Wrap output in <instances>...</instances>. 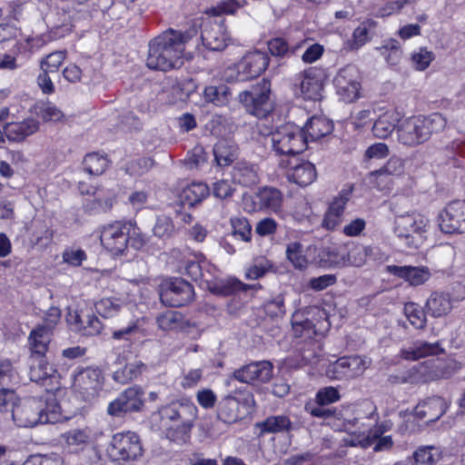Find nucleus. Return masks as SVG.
<instances>
[{
    "label": "nucleus",
    "mask_w": 465,
    "mask_h": 465,
    "mask_svg": "<svg viewBox=\"0 0 465 465\" xmlns=\"http://www.w3.org/2000/svg\"><path fill=\"white\" fill-rule=\"evenodd\" d=\"M191 32L168 29L148 43L146 66L152 70L167 72L183 64L186 44L192 39Z\"/></svg>",
    "instance_id": "1"
},
{
    "label": "nucleus",
    "mask_w": 465,
    "mask_h": 465,
    "mask_svg": "<svg viewBox=\"0 0 465 465\" xmlns=\"http://www.w3.org/2000/svg\"><path fill=\"white\" fill-rule=\"evenodd\" d=\"M197 413V407L191 400L181 398L160 407L153 417L159 418L160 429L165 431L166 437L175 440L191 432Z\"/></svg>",
    "instance_id": "2"
},
{
    "label": "nucleus",
    "mask_w": 465,
    "mask_h": 465,
    "mask_svg": "<svg viewBox=\"0 0 465 465\" xmlns=\"http://www.w3.org/2000/svg\"><path fill=\"white\" fill-rule=\"evenodd\" d=\"M398 136L404 143L414 145L426 141L432 132L444 128L446 118H438V123L432 118H397Z\"/></svg>",
    "instance_id": "3"
},
{
    "label": "nucleus",
    "mask_w": 465,
    "mask_h": 465,
    "mask_svg": "<svg viewBox=\"0 0 465 465\" xmlns=\"http://www.w3.org/2000/svg\"><path fill=\"white\" fill-rule=\"evenodd\" d=\"M262 134L267 133L261 131ZM273 151L279 155H296L302 153L307 144V137L300 126L288 123L276 129L268 131Z\"/></svg>",
    "instance_id": "4"
},
{
    "label": "nucleus",
    "mask_w": 465,
    "mask_h": 465,
    "mask_svg": "<svg viewBox=\"0 0 465 465\" xmlns=\"http://www.w3.org/2000/svg\"><path fill=\"white\" fill-rule=\"evenodd\" d=\"M270 58L265 52L252 51L236 64L228 66L223 76L228 82H244L260 76L268 67Z\"/></svg>",
    "instance_id": "5"
},
{
    "label": "nucleus",
    "mask_w": 465,
    "mask_h": 465,
    "mask_svg": "<svg viewBox=\"0 0 465 465\" xmlns=\"http://www.w3.org/2000/svg\"><path fill=\"white\" fill-rule=\"evenodd\" d=\"M104 376L98 367H78L74 374L73 390L84 401H92L103 390Z\"/></svg>",
    "instance_id": "6"
},
{
    "label": "nucleus",
    "mask_w": 465,
    "mask_h": 465,
    "mask_svg": "<svg viewBox=\"0 0 465 465\" xmlns=\"http://www.w3.org/2000/svg\"><path fill=\"white\" fill-rule=\"evenodd\" d=\"M160 300L169 307H181L193 301V285L183 278H170L163 281L159 290Z\"/></svg>",
    "instance_id": "7"
},
{
    "label": "nucleus",
    "mask_w": 465,
    "mask_h": 465,
    "mask_svg": "<svg viewBox=\"0 0 465 465\" xmlns=\"http://www.w3.org/2000/svg\"><path fill=\"white\" fill-rule=\"evenodd\" d=\"M428 221L420 215L407 214L395 221L394 232L409 247L417 248L422 241V233L426 231Z\"/></svg>",
    "instance_id": "8"
},
{
    "label": "nucleus",
    "mask_w": 465,
    "mask_h": 465,
    "mask_svg": "<svg viewBox=\"0 0 465 465\" xmlns=\"http://www.w3.org/2000/svg\"><path fill=\"white\" fill-rule=\"evenodd\" d=\"M337 94L348 103L355 101L360 94V73L353 64L341 68L333 79Z\"/></svg>",
    "instance_id": "9"
},
{
    "label": "nucleus",
    "mask_w": 465,
    "mask_h": 465,
    "mask_svg": "<svg viewBox=\"0 0 465 465\" xmlns=\"http://www.w3.org/2000/svg\"><path fill=\"white\" fill-rule=\"evenodd\" d=\"M270 95V84L262 81L252 90H245L239 94V102L246 109V113L256 116H268L269 109L265 108Z\"/></svg>",
    "instance_id": "10"
},
{
    "label": "nucleus",
    "mask_w": 465,
    "mask_h": 465,
    "mask_svg": "<svg viewBox=\"0 0 465 465\" xmlns=\"http://www.w3.org/2000/svg\"><path fill=\"white\" fill-rule=\"evenodd\" d=\"M273 375V365L269 361H253L236 369L232 378L247 384L266 383Z\"/></svg>",
    "instance_id": "11"
},
{
    "label": "nucleus",
    "mask_w": 465,
    "mask_h": 465,
    "mask_svg": "<svg viewBox=\"0 0 465 465\" xmlns=\"http://www.w3.org/2000/svg\"><path fill=\"white\" fill-rule=\"evenodd\" d=\"M144 244L139 229L132 221L125 222L118 228V257L128 256L127 261H134L136 252Z\"/></svg>",
    "instance_id": "12"
},
{
    "label": "nucleus",
    "mask_w": 465,
    "mask_h": 465,
    "mask_svg": "<svg viewBox=\"0 0 465 465\" xmlns=\"http://www.w3.org/2000/svg\"><path fill=\"white\" fill-rule=\"evenodd\" d=\"M439 225L445 233L465 232V201H453L439 214Z\"/></svg>",
    "instance_id": "13"
},
{
    "label": "nucleus",
    "mask_w": 465,
    "mask_h": 465,
    "mask_svg": "<svg viewBox=\"0 0 465 465\" xmlns=\"http://www.w3.org/2000/svg\"><path fill=\"white\" fill-rule=\"evenodd\" d=\"M367 367L366 360L358 355L341 357L329 366L327 374L331 379H351L362 374Z\"/></svg>",
    "instance_id": "14"
},
{
    "label": "nucleus",
    "mask_w": 465,
    "mask_h": 465,
    "mask_svg": "<svg viewBox=\"0 0 465 465\" xmlns=\"http://www.w3.org/2000/svg\"><path fill=\"white\" fill-rule=\"evenodd\" d=\"M41 401L36 398L25 400L18 403L15 412L12 414L11 420L18 427H34L42 423Z\"/></svg>",
    "instance_id": "15"
},
{
    "label": "nucleus",
    "mask_w": 465,
    "mask_h": 465,
    "mask_svg": "<svg viewBox=\"0 0 465 465\" xmlns=\"http://www.w3.org/2000/svg\"><path fill=\"white\" fill-rule=\"evenodd\" d=\"M67 321L72 330L82 336H95L104 329V324L92 312H75Z\"/></svg>",
    "instance_id": "16"
},
{
    "label": "nucleus",
    "mask_w": 465,
    "mask_h": 465,
    "mask_svg": "<svg viewBox=\"0 0 465 465\" xmlns=\"http://www.w3.org/2000/svg\"><path fill=\"white\" fill-rule=\"evenodd\" d=\"M60 391V384L46 388L45 394L36 400L41 401L42 423H56L62 420V409L57 399V392Z\"/></svg>",
    "instance_id": "17"
},
{
    "label": "nucleus",
    "mask_w": 465,
    "mask_h": 465,
    "mask_svg": "<svg viewBox=\"0 0 465 465\" xmlns=\"http://www.w3.org/2000/svg\"><path fill=\"white\" fill-rule=\"evenodd\" d=\"M352 191L353 185H350L348 188H343L333 199L322 221V225L325 228L333 230L341 223V218L344 213L347 203L351 199Z\"/></svg>",
    "instance_id": "18"
},
{
    "label": "nucleus",
    "mask_w": 465,
    "mask_h": 465,
    "mask_svg": "<svg viewBox=\"0 0 465 465\" xmlns=\"http://www.w3.org/2000/svg\"><path fill=\"white\" fill-rule=\"evenodd\" d=\"M448 403L440 396H432L419 402L414 409V415L428 423L438 420L447 411Z\"/></svg>",
    "instance_id": "19"
},
{
    "label": "nucleus",
    "mask_w": 465,
    "mask_h": 465,
    "mask_svg": "<svg viewBox=\"0 0 465 465\" xmlns=\"http://www.w3.org/2000/svg\"><path fill=\"white\" fill-rule=\"evenodd\" d=\"M201 39L203 45L207 49L216 52L223 50L228 42V36L223 25L216 22L204 24L201 33Z\"/></svg>",
    "instance_id": "20"
},
{
    "label": "nucleus",
    "mask_w": 465,
    "mask_h": 465,
    "mask_svg": "<svg viewBox=\"0 0 465 465\" xmlns=\"http://www.w3.org/2000/svg\"><path fill=\"white\" fill-rule=\"evenodd\" d=\"M301 92L305 99L316 101L323 88L322 75L319 69L309 68L298 76Z\"/></svg>",
    "instance_id": "21"
},
{
    "label": "nucleus",
    "mask_w": 465,
    "mask_h": 465,
    "mask_svg": "<svg viewBox=\"0 0 465 465\" xmlns=\"http://www.w3.org/2000/svg\"><path fill=\"white\" fill-rule=\"evenodd\" d=\"M30 361L29 377L32 381L45 386L60 384L55 375L57 371L47 361V359Z\"/></svg>",
    "instance_id": "22"
},
{
    "label": "nucleus",
    "mask_w": 465,
    "mask_h": 465,
    "mask_svg": "<svg viewBox=\"0 0 465 465\" xmlns=\"http://www.w3.org/2000/svg\"><path fill=\"white\" fill-rule=\"evenodd\" d=\"M50 341V333L45 326L33 329L28 337L30 360L46 359Z\"/></svg>",
    "instance_id": "23"
},
{
    "label": "nucleus",
    "mask_w": 465,
    "mask_h": 465,
    "mask_svg": "<svg viewBox=\"0 0 465 465\" xmlns=\"http://www.w3.org/2000/svg\"><path fill=\"white\" fill-rule=\"evenodd\" d=\"M5 134L9 141L21 142L39 129L36 118H23L19 122L5 123Z\"/></svg>",
    "instance_id": "24"
},
{
    "label": "nucleus",
    "mask_w": 465,
    "mask_h": 465,
    "mask_svg": "<svg viewBox=\"0 0 465 465\" xmlns=\"http://www.w3.org/2000/svg\"><path fill=\"white\" fill-rule=\"evenodd\" d=\"M118 460H136L143 453L139 436L135 432L126 431L118 433Z\"/></svg>",
    "instance_id": "25"
},
{
    "label": "nucleus",
    "mask_w": 465,
    "mask_h": 465,
    "mask_svg": "<svg viewBox=\"0 0 465 465\" xmlns=\"http://www.w3.org/2000/svg\"><path fill=\"white\" fill-rule=\"evenodd\" d=\"M387 270L390 273L406 280L413 286L423 284L430 277L427 267L390 265Z\"/></svg>",
    "instance_id": "26"
},
{
    "label": "nucleus",
    "mask_w": 465,
    "mask_h": 465,
    "mask_svg": "<svg viewBox=\"0 0 465 465\" xmlns=\"http://www.w3.org/2000/svg\"><path fill=\"white\" fill-rule=\"evenodd\" d=\"M316 177L315 165L308 161H302L301 163L294 165L287 173L288 180L301 187L312 184Z\"/></svg>",
    "instance_id": "27"
},
{
    "label": "nucleus",
    "mask_w": 465,
    "mask_h": 465,
    "mask_svg": "<svg viewBox=\"0 0 465 465\" xmlns=\"http://www.w3.org/2000/svg\"><path fill=\"white\" fill-rule=\"evenodd\" d=\"M143 391L139 386H132L118 397V412L138 411L143 406Z\"/></svg>",
    "instance_id": "28"
},
{
    "label": "nucleus",
    "mask_w": 465,
    "mask_h": 465,
    "mask_svg": "<svg viewBox=\"0 0 465 465\" xmlns=\"http://www.w3.org/2000/svg\"><path fill=\"white\" fill-rule=\"evenodd\" d=\"M210 193L209 187L204 183H192L180 192L178 198L183 206L193 207L202 202Z\"/></svg>",
    "instance_id": "29"
},
{
    "label": "nucleus",
    "mask_w": 465,
    "mask_h": 465,
    "mask_svg": "<svg viewBox=\"0 0 465 465\" xmlns=\"http://www.w3.org/2000/svg\"><path fill=\"white\" fill-rule=\"evenodd\" d=\"M442 351L438 342L415 341L411 347L402 349L401 356L408 361H416L420 358L438 355Z\"/></svg>",
    "instance_id": "30"
},
{
    "label": "nucleus",
    "mask_w": 465,
    "mask_h": 465,
    "mask_svg": "<svg viewBox=\"0 0 465 465\" xmlns=\"http://www.w3.org/2000/svg\"><path fill=\"white\" fill-rule=\"evenodd\" d=\"M261 209L278 213L282 206L283 196L280 190L273 187L261 188L256 193Z\"/></svg>",
    "instance_id": "31"
},
{
    "label": "nucleus",
    "mask_w": 465,
    "mask_h": 465,
    "mask_svg": "<svg viewBox=\"0 0 465 465\" xmlns=\"http://www.w3.org/2000/svg\"><path fill=\"white\" fill-rule=\"evenodd\" d=\"M256 427L260 429V435L265 433H280L289 432L294 430L293 423L288 416L274 415L266 418L264 420L258 422Z\"/></svg>",
    "instance_id": "32"
},
{
    "label": "nucleus",
    "mask_w": 465,
    "mask_h": 465,
    "mask_svg": "<svg viewBox=\"0 0 465 465\" xmlns=\"http://www.w3.org/2000/svg\"><path fill=\"white\" fill-rule=\"evenodd\" d=\"M451 301L448 293L433 292L427 300L425 310L432 317L447 315L451 311Z\"/></svg>",
    "instance_id": "33"
},
{
    "label": "nucleus",
    "mask_w": 465,
    "mask_h": 465,
    "mask_svg": "<svg viewBox=\"0 0 465 465\" xmlns=\"http://www.w3.org/2000/svg\"><path fill=\"white\" fill-rule=\"evenodd\" d=\"M334 124L331 118H309L304 125L305 136L316 141L328 134L333 130Z\"/></svg>",
    "instance_id": "34"
},
{
    "label": "nucleus",
    "mask_w": 465,
    "mask_h": 465,
    "mask_svg": "<svg viewBox=\"0 0 465 465\" xmlns=\"http://www.w3.org/2000/svg\"><path fill=\"white\" fill-rule=\"evenodd\" d=\"M240 403L235 397L226 396L218 404L217 417L224 423L232 424L240 420Z\"/></svg>",
    "instance_id": "35"
},
{
    "label": "nucleus",
    "mask_w": 465,
    "mask_h": 465,
    "mask_svg": "<svg viewBox=\"0 0 465 465\" xmlns=\"http://www.w3.org/2000/svg\"><path fill=\"white\" fill-rule=\"evenodd\" d=\"M213 155L219 166H228L237 158V146L227 139L221 140L213 147Z\"/></svg>",
    "instance_id": "36"
},
{
    "label": "nucleus",
    "mask_w": 465,
    "mask_h": 465,
    "mask_svg": "<svg viewBox=\"0 0 465 465\" xmlns=\"http://www.w3.org/2000/svg\"><path fill=\"white\" fill-rule=\"evenodd\" d=\"M232 176L234 183L246 187L255 185L259 182L256 168L247 163H238L233 167Z\"/></svg>",
    "instance_id": "37"
},
{
    "label": "nucleus",
    "mask_w": 465,
    "mask_h": 465,
    "mask_svg": "<svg viewBox=\"0 0 465 465\" xmlns=\"http://www.w3.org/2000/svg\"><path fill=\"white\" fill-rule=\"evenodd\" d=\"M252 288L251 285L245 284L237 279L215 280L208 290L216 295L229 296L234 292H246Z\"/></svg>",
    "instance_id": "38"
},
{
    "label": "nucleus",
    "mask_w": 465,
    "mask_h": 465,
    "mask_svg": "<svg viewBox=\"0 0 465 465\" xmlns=\"http://www.w3.org/2000/svg\"><path fill=\"white\" fill-rule=\"evenodd\" d=\"M103 198H94L86 201L83 204L84 213L88 215H93L100 213H106L111 211L114 207L115 193L112 190L108 194L103 193Z\"/></svg>",
    "instance_id": "39"
},
{
    "label": "nucleus",
    "mask_w": 465,
    "mask_h": 465,
    "mask_svg": "<svg viewBox=\"0 0 465 465\" xmlns=\"http://www.w3.org/2000/svg\"><path fill=\"white\" fill-rule=\"evenodd\" d=\"M110 161L106 154L93 152L87 153L83 161L84 170L92 175H100L108 168Z\"/></svg>",
    "instance_id": "40"
},
{
    "label": "nucleus",
    "mask_w": 465,
    "mask_h": 465,
    "mask_svg": "<svg viewBox=\"0 0 465 465\" xmlns=\"http://www.w3.org/2000/svg\"><path fill=\"white\" fill-rule=\"evenodd\" d=\"M232 118H212L206 124V130L218 138L227 139L236 130Z\"/></svg>",
    "instance_id": "41"
},
{
    "label": "nucleus",
    "mask_w": 465,
    "mask_h": 465,
    "mask_svg": "<svg viewBox=\"0 0 465 465\" xmlns=\"http://www.w3.org/2000/svg\"><path fill=\"white\" fill-rule=\"evenodd\" d=\"M203 96L207 103H211L216 106H223L228 104L231 96L230 89L225 84L218 86L211 85L205 87Z\"/></svg>",
    "instance_id": "42"
},
{
    "label": "nucleus",
    "mask_w": 465,
    "mask_h": 465,
    "mask_svg": "<svg viewBox=\"0 0 465 465\" xmlns=\"http://www.w3.org/2000/svg\"><path fill=\"white\" fill-rule=\"evenodd\" d=\"M380 54L385 58L389 65H397L402 55V51L399 42L395 39H388L383 44L376 47Z\"/></svg>",
    "instance_id": "43"
},
{
    "label": "nucleus",
    "mask_w": 465,
    "mask_h": 465,
    "mask_svg": "<svg viewBox=\"0 0 465 465\" xmlns=\"http://www.w3.org/2000/svg\"><path fill=\"white\" fill-rule=\"evenodd\" d=\"M20 397L14 390L0 389V413L7 415L8 419H11L15 409L20 403Z\"/></svg>",
    "instance_id": "44"
},
{
    "label": "nucleus",
    "mask_w": 465,
    "mask_h": 465,
    "mask_svg": "<svg viewBox=\"0 0 465 465\" xmlns=\"http://www.w3.org/2000/svg\"><path fill=\"white\" fill-rule=\"evenodd\" d=\"M403 312L410 323L416 329H423L426 326V310L415 302H407Z\"/></svg>",
    "instance_id": "45"
},
{
    "label": "nucleus",
    "mask_w": 465,
    "mask_h": 465,
    "mask_svg": "<svg viewBox=\"0 0 465 465\" xmlns=\"http://www.w3.org/2000/svg\"><path fill=\"white\" fill-rule=\"evenodd\" d=\"M286 255L296 269L303 270L307 267L308 261L302 254V244L301 242H293L289 243L286 248Z\"/></svg>",
    "instance_id": "46"
},
{
    "label": "nucleus",
    "mask_w": 465,
    "mask_h": 465,
    "mask_svg": "<svg viewBox=\"0 0 465 465\" xmlns=\"http://www.w3.org/2000/svg\"><path fill=\"white\" fill-rule=\"evenodd\" d=\"M183 314L176 311H167L157 317V322L163 330H173L182 327Z\"/></svg>",
    "instance_id": "47"
},
{
    "label": "nucleus",
    "mask_w": 465,
    "mask_h": 465,
    "mask_svg": "<svg viewBox=\"0 0 465 465\" xmlns=\"http://www.w3.org/2000/svg\"><path fill=\"white\" fill-rule=\"evenodd\" d=\"M207 161V154L201 145L194 146L188 152L186 157L183 160V163L188 169H197L201 167Z\"/></svg>",
    "instance_id": "48"
},
{
    "label": "nucleus",
    "mask_w": 465,
    "mask_h": 465,
    "mask_svg": "<svg viewBox=\"0 0 465 465\" xmlns=\"http://www.w3.org/2000/svg\"><path fill=\"white\" fill-rule=\"evenodd\" d=\"M417 371L422 382H428L440 379L442 376L441 370L436 365L434 360L426 361L417 367Z\"/></svg>",
    "instance_id": "49"
},
{
    "label": "nucleus",
    "mask_w": 465,
    "mask_h": 465,
    "mask_svg": "<svg viewBox=\"0 0 465 465\" xmlns=\"http://www.w3.org/2000/svg\"><path fill=\"white\" fill-rule=\"evenodd\" d=\"M65 51L53 52L41 60L40 68L42 71H45L48 73L57 72L61 64L65 60Z\"/></svg>",
    "instance_id": "50"
},
{
    "label": "nucleus",
    "mask_w": 465,
    "mask_h": 465,
    "mask_svg": "<svg viewBox=\"0 0 465 465\" xmlns=\"http://www.w3.org/2000/svg\"><path fill=\"white\" fill-rule=\"evenodd\" d=\"M153 232L154 236L158 238H170L174 232V225L172 219L166 215L157 216Z\"/></svg>",
    "instance_id": "51"
},
{
    "label": "nucleus",
    "mask_w": 465,
    "mask_h": 465,
    "mask_svg": "<svg viewBox=\"0 0 465 465\" xmlns=\"http://www.w3.org/2000/svg\"><path fill=\"white\" fill-rule=\"evenodd\" d=\"M370 40L369 29L365 25H361L354 29L352 37L345 44V48L350 51L358 50Z\"/></svg>",
    "instance_id": "52"
},
{
    "label": "nucleus",
    "mask_w": 465,
    "mask_h": 465,
    "mask_svg": "<svg viewBox=\"0 0 465 465\" xmlns=\"http://www.w3.org/2000/svg\"><path fill=\"white\" fill-rule=\"evenodd\" d=\"M203 260H205V257L203 253L194 254L192 259H187L184 262L183 272L186 275L191 277L193 281H199L200 278H203L202 272V264H203Z\"/></svg>",
    "instance_id": "53"
},
{
    "label": "nucleus",
    "mask_w": 465,
    "mask_h": 465,
    "mask_svg": "<svg viewBox=\"0 0 465 465\" xmlns=\"http://www.w3.org/2000/svg\"><path fill=\"white\" fill-rule=\"evenodd\" d=\"M434 446H420L412 454L411 458V464L414 465H433L435 463L434 455L432 450H435Z\"/></svg>",
    "instance_id": "54"
},
{
    "label": "nucleus",
    "mask_w": 465,
    "mask_h": 465,
    "mask_svg": "<svg viewBox=\"0 0 465 465\" xmlns=\"http://www.w3.org/2000/svg\"><path fill=\"white\" fill-rule=\"evenodd\" d=\"M65 441L68 446L75 447V450L84 449L90 441V435L85 430L74 429L66 432Z\"/></svg>",
    "instance_id": "55"
},
{
    "label": "nucleus",
    "mask_w": 465,
    "mask_h": 465,
    "mask_svg": "<svg viewBox=\"0 0 465 465\" xmlns=\"http://www.w3.org/2000/svg\"><path fill=\"white\" fill-rule=\"evenodd\" d=\"M153 164V162L151 158H136L130 161L124 167V170L125 173L130 175L139 176L148 172L152 168Z\"/></svg>",
    "instance_id": "56"
},
{
    "label": "nucleus",
    "mask_w": 465,
    "mask_h": 465,
    "mask_svg": "<svg viewBox=\"0 0 465 465\" xmlns=\"http://www.w3.org/2000/svg\"><path fill=\"white\" fill-rule=\"evenodd\" d=\"M232 236H239L241 240L249 242L251 240L252 227L244 217H233L231 219Z\"/></svg>",
    "instance_id": "57"
},
{
    "label": "nucleus",
    "mask_w": 465,
    "mask_h": 465,
    "mask_svg": "<svg viewBox=\"0 0 465 465\" xmlns=\"http://www.w3.org/2000/svg\"><path fill=\"white\" fill-rule=\"evenodd\" d=\"M367 248L362 245H353L346 252V266L361 267L366 262Z\"/></svg>",
    "instance_id": "58"
},
{
    "label": "nucleus",
    "mask_w": 465,
    "mask_h": 465,
    "mask_svg": "<svg viewBox=\"0 0 465 465\" xmlns=\"http://www.w3.org/2000/svg\"><path fill=\"white\" fill-rule=\"evenodd\" d=\"M100 242L106 251L113 252L116 250V226L114 223L103 227Z\"/></svg>",
    "instance_id": "59"
},
{
    "label": "nucleus",
    "mask_w": 465,
    "mask_h": 465,
    "mask_svg": "<svg viewBox=\"0 0 465 465\" xmlns=\"http://www.w3.org/2000/svg\"><path fill=\"white\" fill-rule=\"evenodd\" d=\"M370 183H371L379 191L391 190V177L382 169L373 171L369 175Z\"/></svg>",
    "instance_id": "60"
},
{
    "label": "nucleus",
    "mask_w": 465,
    "mask_h": 465,
    "mask_svg": "<svg viewBox=\"0 0 465 465\" xmlns=\"http://www.w3.org/2000/svg\"><path fill=\"white\" fill-rule=\"evenodd\" d=\"M63 262L74 267H79L87 259V254L83 249L67 247L62 253Z\"/></svg>",
    "instance_id": "61"
},
{
    "label": "nucleus",
    "mask_w": 465,
    "mask_h": 465,
    "mask_svg": "<svg viewBox=\"0 0 465 465\" xmlns=\"http://www.w3.org/2000/svg\"><path fill=\"white\" fill-rule=\"evenodd\" d=\"M433 59V53L426 48H420L417 52H414L411 54V61L415 68L419 71L427 69Z\"/></svg>",
    "instance_id": "62"
},
{
    "label": "nucleus",
    "mask_w": 465,
    "mask_h": 465,
    "mask_svg": "<svg viewBox=\"0 0 465 465\" xmlns=\"http://www.w3.org/2000/svg\"><path fill=\"white\" fill-rule=\"evenodd\" d=\"M341 395L337 388L328 386L320 389L316 393V403L331 404L340 401Z\"/></svg>",
    "instance_id": "63"
},
{
    "label": "nucleus",
    "mask_w": 465,
    "mask_h": 465,
    "mask_svg": "<svg viewBox=\"0 0 465 465\" xmlns=\"http://www.w3.org/2000/svg\"><path fill=\"white\" fill-rule=\"evenodd\" d=\"M24 465H64V460L57 454L31 456Z\"/></svg>",
    "instance_id": "64"
}]
</instances>
